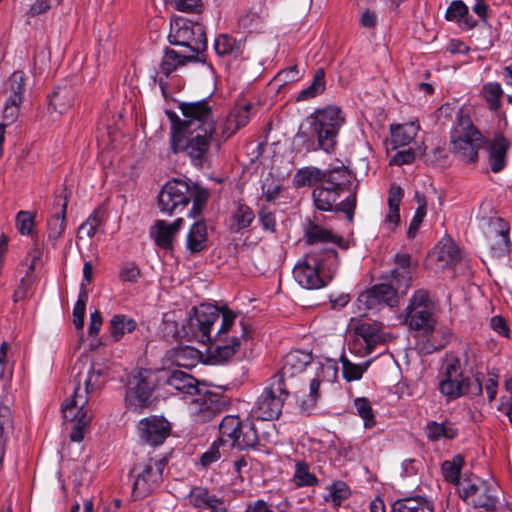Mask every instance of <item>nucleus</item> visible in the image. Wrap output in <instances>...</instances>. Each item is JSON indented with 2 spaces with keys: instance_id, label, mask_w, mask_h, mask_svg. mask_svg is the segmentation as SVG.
<instances>
[{
  "instance_id": "obj_64",
  "label": "nucleus",
  "mask_w": 512,
  "mask_h": 512,
  "mask_svg": "<svg viewBox=\"0 0 512 512\" xmlns=\"http://www.w3.org/2000/svg\"><path fill=\"white\" fill-rule=\"evenodd\" d=\"M259 219L265 230L270 232L276 231V219L273 213L263 210L259 213Z\"/></svg>"
},
{
  "instance_id": "obj_54",
  "label": "nucleus",
  "mask_w": 512,
  "mask_h": 512,
  "mask_svg": "<svg viewBox=\"0 0 512 512\" xmlns=\"http://www.w3.org/2000/svg\"><path fill=\"white\" fill-rule=\"evenodd\" d=\"M227 452V448L219 441L215 440L211 446L200 457V464L207 468L217 462L223 454Z\"/></svg>"
},
{
  "instance_id": "obj_46",
  "label": "nucleus",
  "mask_w": 512,
  "mask_h": 512,
  "mask_svg": "<svg viewBox=\"0 0 512 512\" xmlns=\"http://www.w3.org/2000/svg\"><path fill=\"white\" fill-rule=\"evenodd\" d=\"M255 219L253 210L246 204L238 203L232 214V229L236 232L251 225Z\"/></svg>"
},
{
  "instance_id": "obj_61",
  "label": "nucleus",
  "mask_w": 512,
  "mask_h": 512,
  "mask_svg": "<svg viewBox=\"0 0 512 512\" xmlns=\"http://www.w3.org/2000/svg\"><path fill=\"white\" fill-rule=\"evenodd\" d=\"M299 70L297 65L290 66L278 72L276 80L282 83L297 81L299 79Z\"/></svg>"
},
{
  "instance_id": "obj_42",
  "label": "nucleus",
  "mask_w": 512,
  "mask_h": 512,
  "mask_svg": "<svg viewBox=\"0 0 512 512\" xmlns=\"http://www.w3.org/2000/svg\"><path fill=\"white\" fill-rule=\"evenodd\" d=\"M503 89L498 82H488L483 85L481 95L491 111L497 112L502 105Z\"/></svg>"
},
{
  "instance_id": "obj_53",
  "label": "nucleus",
  "mask_w": 512,
  "mask_h": 512,
  "mask_svg": "<svg viewBox=\"0 0 512 512\" xmlns=\"http://www.w3.org/2000/svg\"><path fill=\"white\" fill-rule=\"evenodd\" d=\"M463 463V458L459 455L455 456L452 461H445L442 464V472L448 482L454 484H461L460 472Z\"/></svg>"
},
{
  "instance_id": "obj_17",
  "label": "nucleus",
  "mask_w": 512,
  "mask_h": 512,
  "mask_svg": "<svg viewBox=\"0 0 512 512\" xmlns=\"http://www.w3.org/2000/svg\"><path fill=\"white\" fill-rule=\"evenodd\" d=\"M154 384L150 380L148 370H140L132 375L128 381L125 403L132 411L141 413L151 404Z\"/></svg>"
},
{
  "instance_id": "obj_14",
  "label": "nucleus",
  "mask_w": 512,
  "mask_h": 512,
  "mask_svg": "<svg viewBox=\"0 0 512 512\" xmlns=\"http://www.w3.org/2000/svg\"><path fill=\"white\" fill-rule=\"evenodd\" d=\"M435 304L429 291L419 289L414 292L406 307V322L411 329L431 333L435 327L433 311Z\"/></svg>"
},
{
  "instance_id": "obj_22",
  "label": "nucleus",
  "mask_w": 512,
  "mask_h": 512,
  "mask_svg": "<svg viewBox=\"0 0 512 512\" xmlns=\"http://www.w3.org/2000/svg\"><path fill=\"white\" fill-rule=\"evenodd\" d=\"M354 333V346L359 345V350L363 349L364 354L372 353L378 344L386 341L382 325L378 322H362L355 327Z\"/></svg>"
},
{
  "instance_id": "obj_49",
  "label": "nucleus",
  "mask_w": 512,
  "mask_h": 512,
  "mask_svg": "<svg viewBox=\"0 0 512 512\" xmlns=\"http://www.w3.org/2000/svg\"><path fill=\"white\" fill-rule=\"evenodd\" d=\"M438 260L447 265H454L460 260V251L458 246L451 240H446L438 246Z\"/></svg>"
},
{
  "instance_id": "obj_34",
  "label": "nucleus",
  "mask_w": 512,
  "mask_h": 512,
  "mask_svg": "<svg viewBox=\"0 0 512 512\" xmlns=\"http://www.w3.org/2000/svg\"><path fill=\"white\" fill-rule=\"evenodd\" d=\"M425 433L429 440L438 441L442 438L454 439L458 435V429L454 423L444 421L442 423L430 421L425 427Z\"/></svg>"
},
{
  "instance_id": "obj_28",
  "label": "nucleus",
  "mask_w": 512,
  "mask_h": 512,
  "mask_svg": "<svg viewBox=\"0 0 512 512\" xmlns=\"http://www.w3.org/2000/svg\"><path fill=\"white\" fill-rule=\"evenodd\" d=\"M251 107V104H245L242 107L234 108L229 113L222 125L220 133V137L224 141L233 136L239 129L247 125Z\"/></svg>"
},
{
  "instance_id": "obj_20",
  "label": "nucleus",
  "mask_w": 512,
  "mask_h": 512,
  "mask_svg": "<svg viewBox=\"0 0 512 512\" xmlns=\"http://www.w3.org/2000/svg\"><path fill=\"white\" fill-rule=\"evenodd\" d=\"M140 438L151 446H158L169 437L171 424L163 416H149L138 424Z\"/></svg>"
},
{
  "instance_id": "obj_13",
  "label": "nucleus",
  "mask_w": 512,
  "mask_h": 512,
  "mask_svg": "<svg viewBox=\"0 0 512 512\" xmlns=\"http://www.w3.org/2000/svg\"><path fill=\"white\" fill-rule=\"evenodd\" d=\"M88 400L85 391L74 388L71 397L62 405L63 418L74 423L69 436L73 442H81L84 439L86 429L92 419L86 408Z\"/></svg>"
},
{
  "instance_id": "obj_4",
  "label": "nucleus",
  "mask_w": 512,
  "mask_h": 512,
  "mask_svg": "<svg viewBox=\"0 0 512 512\" xmlns=\"http://www.w3.org/2000/svg\"><path fill=\"white\" fill-rule=\"evenodd\" d=\"M310 134L300 131L299 137L305 138V148L308 152L322 150L332 154L338 146V138L346 122L342 109L335 105H327L316 109L306 119Z\"/></svg>"
},
{
  "instance_id": "obj_26",
  "label": "nucleus",
  "mask_w": 512,
  "mask_h": 512,
  "mask_svg": "<svg viewBox=\"0 0 512 512\" xmlns=\"http://www.w3.org/2000/svg\"><path fill=\"white\" fill-rule=\"evenodd\" d=\"M310 360L311 356L309 353L301 350L291 351L284 357L281 371L273 377H281L282 382L285 383L286 378H292L303 372L310 363Z\"/></svg>"
},
{
  "instance_id": "obj_1",
  "label": "nucleus",
  "mask_w": 512,
  "mask_h": 512,
  "mask_svg": "<svg viewBox=\"0 0 512 512\" xmlns=\"http://www.w3.org/2000/svg\"><path fill=\"white\" fill-rule=\"evenodd\" d=\"M188 327L203 344L210 343L211 357L218 363L227 362L252 337V328L245 321L236 323L237 314L227 307L201 304L192 308Z\"/></svg>"
},
{
  "instance_id": "obj_10",
  "label": "nucleus",
  "mask_w": 512,
  "mask_h": 512,
  "mask_svg": "<svg viewBox=\"0 0 512 512\" xmlns=\"http://www.w3.org/2000/svg\"><path fill=\"white\" fill-rule=\"evenodd\" d=\"M170 44L184 47L186 52L206 59L207 37L204 26L197 21L176 17L170 24Z\"/></svg>"
},
{
  "instance_id": "obj_45",
  "label": "nucleus",
  "mask_w": 512,
  "mask_h": 512,
  "mask_svg": "<svg viewBox=\"0 0 512 512\" xmlns=\"http://www.w3.org/2000/svg\"><path fill=\"white\" fill-rule=\"evenodd\" d=\"M322 179V170L316 167H304L299 169L294 177L293 184L297 188L313 186L320 184Z\"/></svg>"
},
{
  "instance_id": "obj_47",
  "label": "nucleus",
  "mask_w": 512,
  "mask_h": 512,
  "mask_svg": "<svg viewBox=\"0 0 512 512\" xmlns=\"http://www.w3.org/2000/svg\"><path fill=\"white\" fill-rule=\"evenodd\" d=\"M328 494L324 496L326 502H331L335 508L341 506L342 502L350 497L351 491L343 481H336L327 487Z\"/></svg>"
},
{
  "instance_id": "obj_6",
  "label": "nucleus",
  "mask_w": 512,
  "mask_h": 512,
  "mask_svg": "<svg viewBox=\"0 0 512 512\" xmlns=\"http://www.w3.org/2000/svg\"><path fill=\"white\" fill-rule=\"evenodd\" d=\"M208 197L207 189L196 184L190 185L183 180L172 179L159 192L158 205L161 212L172 215L181 212L192 201L188 216L196 217L202 212Z\"/></svg>"
},
{
  "instance_id": "obj_55",
  "label": "nucleus",
  "mask_w": 512,
  "mask_h": 512,
  "mask_svg": "<svg viewBox=\"0 0 512 512\" xmlns=\"http://www.w3.org/2000/svg\"><path fill=\"white\" fill-rule=\"evenodd\" d=\"M16 228L21 235H32L35 228V213L19 211L15 218Z\"/></svg>"
},
{
  "instance_id": "obj_32",
  "label": "nucleus",
  "mask_w": 512,
  "mask_h": 512,
  "mask_svg": "<svg viewBox=\"0 0 512 512\" xmlns=\"http://www.w3.org/2000/svg\"><path fill=\"white\" fill-rule=\"evenodd\" d=\"M307 242L313 247L328 248L327 243H336L339 247L346 249L342 238H337L331 231L318 225H313L306 233Z\"/></svg>"
},
{
  "instance_id": "obj_29",
  "label": "nucleus",
  "mask_w": 512,
  "mask_h": 512,
  "mask_svg": "<svg viewBox=\"0 0 512 512\" xmlns=\"http://www.w3.org/2000/svg\"><path fill=\"white\" fill-rule=\"evenodd\" d=\"M165 383L170 388L184 395L198 396L201 391L198 387V381L190 374L181 370L172 371Z\"/></svg>"
},
{
  "instance_id": "obj_48",
  "label": "nucleus",
  "mask_w": 512,
  "mask_h": 512,
  "mask_svg": "<svg viewBox=\"0 0 512 512\" xmlns=\"http://www.w3.org/2000/svg\"><path fill=\"white\" fill-rule=\"evenodd\" d=\"M293 481L297 487L315 486L318 484L317 477L310 472L309 465L305 461H296Z\"/></svg>"
},
{
  "instance_id": "obj_56",
  "label": "nucleus",
  "mask_w": 512,
  "mask_h": 512,
  "mask_svg": "<svg viewBox=\"0 0 512 512\" xmlns=\"http://www.w3.org/2000/svg\"><path fill=\"white\" fill-rule=\"evenodd\" d=\"M87 300H88V292H87V289L85 288V286L82 284L78 300L75 303L74 308H73V317H74L73 322H74L76 329L83 328L84 317H85V307H86Z\"/></svg>"
},
{
  "instance_id": "obj_33",
  "label": "nucleus",
  "mask_w": 512,
  "mask_h": 512,
  "mask_svg": "<svg viewBox=\"0 0 512 512\" xmlns=\"http://www.w3.org/2000/svg\"><path fill=\"white\" fill-rule=\"evenodd\" d=\"M445 18L448 21H456L464 29H472L476 25L475 21L469 16L467 5L461 0H455L449 5Z\"/></svg>"
},
{
  "instance_id": "obj_36",
  "label": "nucleus",
  "mask_w": 512,
  "mask_h": 512,
  "mask_svg": "<svg viewBox=\"0 0 512 512\" xmlns=\"http://www.w3.org/2000/svg\"><path fill=\"white\" fill-rule=\"evenodd\" d=\"M214 50L221 57L237 58L242 53V44L233 37L222 34L215 39Z\"/></svg>"
},
{
  "instance_id": "obj_63",
  "label": "nucleus",
  "mask_w": 512,
  "mask_h": 512,
  "mask_svg": "<svg viewBox=\"0 0 512 512\" xmlns=\"http://www.w3.org/2000/svg\"><path fill=\"white\" fill-rule=\"evenodd\" d=\"M402 197V188L399 186H392L389 190L388 208L399 209Z\"/></svg>"
},
{
  "instance_id": "obj_40",
  "label": "nucleus",
  "mask_w": 512,
  "mask_h": 512,
  "mask_svg": "<svg viewBox=\"0 0 512 512\" xmlns=\"http://www.w3.org/2000/svg\"><path fill=\"white\" fill-rule=\"evenodd\" d=\"M73 104L74 93L68 87L57 88L49 98V107L60 114H63Z\"/></svg>"
},
{
  "instance_id": "obj_37",
  "label": "nucleus",
  "mask_w": 512,
  "mask_h": 512,
  "mask_svg": "<svg viewBox=\"0 0 512 512\" xmlns=\"http://www.w3.org/2000/svg\"><path fill=\"white\" fill-rule=\"evenodd\" d=\"M136 327L137 323L133 318L125 314H116L110 320L109 331L111 337L119 341L126 333L133 332Z\"/></svg>"
},
{
  "instance_id": "obj_52",
  "label": "nucleus",
  "mask_w": 512,
  "mask_h": 512,
  "mask_svg": "<svg viewBox=\"0 0 512 512\" xmlns=\"http://www.w3.org/2000/svg\"><path fill=\"white\" fill-rule=\"evenodd\" d=\"M416 198L418 202V208L415 212V215L409 225L408 231H407V237L408 238H414L421 223L423 222L424 217L427 213V203L424 195L416 193Z\"/></svg>"
},
{
  "instance_id": "obj_8",
  "label": "nucleus",
  "mask_w": 512,
  "mask_h": 512,
  "mask_svg": "<svg viewBox=\"0 0 512 512\" xmlns=\"http://www.w3.org/2000/svg\"><path fill=\"white\" fill-rule=\"evenodd\" d=\"M218 439L227 449L239 451L255 448L259 442L253 421L232 414L223 417L219 423Z\"/></svg>"
},
{
  "instance_id": "obj_41",
  "label": "nucleus",
  "mask_w": 512,
  "mask_h": 512,
  "mask_svg": "<svg viewBox=\"0 0 512 512\" xmlns=\"http://www.w3.org/2000/svg\"><path fill=\"white\" fill-rule=\"evenodd\" d=\"M13 431L12 412L8 404H0V464L4 457V445Z\"/></svg>"
},
{
  "instance_id": "obj_25",
  "label": "nucleus",
  "mask_w": 512,
  "mask_h": 512,
  "mask_svg": "<svg viewBox=\"0 0 512 512\" xmlns=\"http://www.w3.org/2000/svg\"><path fill=\"white\" fill-rule=\"evenodd\" d=\"M181 217L177 218L172 223L164 220H157L150 228V236L155 241V244L165 250L172 249V243L175 235L183 224Z\"/></svg>"
},
{
  "instance_id": "obj_27",
  "label": "nucleus",
  "mask_w": 512,
  "mask_h": 512,
  "mask_svg": "<svg viewBox=\"0 0 512 512\" xmlns=\"http://www.w3.org/2000/svg\"><path fill=\"white\" fill-rule=\"evenodd\" d=\"M510 141L503 134H496L488 145V160L493 172L498 173L506 166V154Z\"/></svg>"
},
{
  "instance_id": "obj_2",
  "label": "nucleus",
  "mask_w": 512,
  "mask_h": 512,
  "mask_svg": "<svg viewBox=\"0 0 512 512\" xmlns=\"http://www.w3.org/2000/svg\"><path fill=\"white\" fill-rule=\"evenodd\" d=\"M179 109L183 119L175 114L170 116V149L174 154H185L194 166L203 167L216 131L212 109L205 100L182 102Z\"/></svg>"
},
{
  "instance_id": "obj_12",
  "label": "nucleus",
  "mask_w": 512,
  "mask_h": 512,
  "mask_svg": "<svg viewBox=\"0 0 512 512\" xmlns=\"http://www.w3.org/2000/svg\"><path fill=\"white\" fill-rule=\"evenodd\" d=\"M289 392L281 377H271L268 385L258 397L253 409L254 415L261 420L277 419L282 412Z\"/></svg>"
},
{
  "instance_id": "obj_7",
  "label": "nucleus",
  "mask_w": 512,
  "mask_h": 512,
  "mask_svg": "<svg viewBox=\"0 0 512 512\" xmlns=\"http://www.w3.org/2000/svg\"><path fill=\"white\" fill-rule=\"evenodd\" d=\"M484 375L477 373L473 381L463 376L460 360L457 357H450L445 360L439 390L448 399H456L467 393L480 395L483 391Z\"/></svg>"
},
{
  "instance_id": "obj_5",
  "label": "nucleus",
  "mask_w": 512,
  "mask_h": 512,
  "mask_svg": "<svg viewBox=\"0 0 512 512\" xmlns=\"http://www.w3.org/2000/svg\"><path fill=\"white\" fill-rule=\"evenodd\" d=\"M339 261L334 248L313 247L293 269L295 280L306 289H319L333 278Z\"/></svg>"
},
{
  "instance_id": "obj_24",
  "label": "nucleus",
  "mask_w": 512,
  "mask_h": 512,
  "mask_svg": "<svg viewBox=\"0 0 512 512\" xmlns=\"http://www.w3.org/2000/svg\"><path fill=\"white\" fill-rule=\"evenodd\" d=\"M54 205L59 208L47 220L48 240L55 247L66 229V212L68 206V196L66 194L56 196Z\"/></svg>"
},
{
  "instance_id": "obj_57",
  "label": "nucleus",
  "mask_w": 512,
  "mask_h": 512,
  "mask_svg": "<svg viewBox=\"0 0 512 512\" xmlns=\"http://www.w3.org/2000/svg\"><path fill=\"white\" fill-rule=\"evenodd\" d=\"M341 363H342L343 377L347 381L350 382V381L359 380L362 377L364 370L360 365L351 363L348 359H346L343 356L341 358Z\"/></svg>"
},
{
  "instance_id": "obj_15",
  "label": "nucleus",
  "mask_w": 512,
  "mask_h": 512,
  "mask_svg": "<svg viewBox=\"0 0 512 512\" xmlns=\"http://www.w3.org/2000/svg\"><path fill=\"white\" fill-rule=\"evenodd\" d=\"M460 494L465 502L475 508L492 511L497 508L501 488L487 481L477 479L475 482L464 479L460 484Z\"/></svg>"
},
{
  "instance_id": "obj_31",
  "label": "nucleus",
  "mask_w": 512,
  "mask_h": 512,
  "mask_svg": "<svg viewBox=\"0 0 512 512\" xmlns=\"http://www.w3.org/2000/svg\"><path fill=\"white\" fill-rule=\"evenodd\" d=\"M420 126L412 121L405 124L391 125V144L394 149L409 145L416 137Z\"/></svg>"
},
{
  "instance_id": "obj_30",
  "label": "nucleus",
  "mask_w": 512,
  "mask_h": 512,
  "mask_svg": "<svg viewBox=\"0 0 512 512\" xmlns=\"http://www.w3.org/2000/svg\"><path fill=\"white\" fill-rule=\"evenodd\" d=\"M321 183L343 193L349 189L351 184V174L344 165L322 170Z\"/></svg>"
},
{
  "instance_id": "obj_51",
  "label": "nucleus",
  "mask_w": 512,
  "mask_h": 512,
  "mask_svg": "<svg viewBox=\"0 0 512 512\" xmlns=\"http://www.w3.org/2000/svg\"><path fill=\"white\" fill-rule=\"evenodd\" d=\"M214 494H210L207 488L197 486L193 487L188 495L189 503L197 509H206L207 505H211Z\"/></svg>"
},
{
  "instance_id": "obj_21",
  "label": "nucleus",
  "mask_w": 512,
  "mask_h": 512,
  "mask_svg": "<svg viewBox=\"0 0 512 512\" xmlns=\"http://www.w3.org/2000/svg\"><path fill=\"white\" fill-rule=\"evenodd\" d=\"M72 372L74 373V388L85 391L88 399L89 394L100 388L103 383L100 378L104 375V370L95 369L94 365L88 362L87 359H78L72 368Z\"/></svg>"
},
{
  "instance_id": "obj_58",
  "label": "nucleus",
  "mask_w": 512,
  "mask_h": 512,
  "mask_svg": "<svg viewBox=\"0 0 512 512\" xmlns=\"http://www.w3.org/2000/svg\"><path fill=\"white\" fill-rule=\"evenodd\" d=\"M22 103H12V101H5L3 109V123L6 127L13 124L19 117L20 106Z\"/></svg>"
},
{
  "instance_id": "obj_9",
  "label": "nucleus",
  "mask_w": 512,
  "mask_h": 512,
  "mask_svg": "<svg viewBox=\"0 0 512 512\" xmlns=\"http://www.w3.org/2000/svg\"><path fill=\"white\" fill-rule=\"evenodd\" d=\"M485 143L486 138L473 125L470 117L459 113L458 124L451 133L452 152L462 161L474 163Z\"/></svg>"
},
{
  "instance_id": "obj_38",
  "label": "nucleus",
  "mask_w": 512,
  "mask_h": 512,
  "mask_svg": "<svg viewBox=\"0 0 512 512\" xmlns=\"http://www.w3.org/2000/svg\"><path fill=\"white\" fill-rule=\"evenodd\" d=\"M392 512H433V506L425 498L415 496L397 500Z\"/></svg>"
},
{
  "instance_id": "obj_19",
  "label": "nucleus",
  "mask_w": 512,
  "mask_h": 512,
  "mask_svg": "<svg viewBox=\"0 0 512 512\" xmlns=\"http://www.w3.org/2000/svg\"><path fill=\"white\" fill-rule=\"evenodd\" d=\"M193 409L204 421L210 420L216 414L227 411L231 405V399L223 394L206 391L198 394L191 402Z\"/></svg>"
},
{
  "instance_id": "obj_16",
  "label": "nucleus",
  "mask_w": 512,
  "mask_h": 512,
  "mask_svg": "<svg viewBox=\"0 0 512 512\" xmlns=\"http://www.w3.org/2000/svg\"><path fill=\"white\" fill-rule=\"evenodd\" d=\"M342 193L323 183L318 184L312 192L315 207L320 211L343 212L348 221L352 222L356 208V194H350L340 203L336 204Z\"/></svg>"
},
{
  "instance_id": "obj_23",
  "label": "nucleus",
  "mask_w": 512,
  "mask_h": 512,
  "mask_svg": "<svg viewBox=\"0 0 512 512\" xmlns=\"http://www.w3.org/2000/svg\"><path fill=\"white\" fill-rule=\"evenodd\" d=\"M490 231V249L495 258H501L508 255L512 249V243L509 239V224L502 218H491L489 222Z\"/></svg>"
},
{
  "instance_id": "obj_11",
  "label": "nucleus",
  "mask_w": 512,
  "mask_h": 512,
  "mask_svg": "<svg viewBox=\"0 0 512 512\" xmlns=\"http://www.w3.org/2000/svg\"><path fill=\"white\" fill-rule=\"evenodd\" d=\"M166 465L167 459L162 456L150 457L134 465L131 477L133 478L132 494L135 499L148 496L160 486Z\"/></svg>"
},
{
  "instance_id": "obj_44",
  "label": "nucleus",
  "mask_w": 512,
  "mask_h": 512,
  "mask_svg": "<svg viewBox=\"0 0 512 512\" xmlns=\"http://www.w3.org/2000/svg\"><path fill=\"white\" fill-rule=\"evenodd\" d=\"M104 221L105 211L101 207H98L92 212V214L87 218V220L80 225L77 237H94L98 228L103 225Z\"/></svg>"
},
{
  "instance_id": "obj_35",
  "label": "nucleus",
  "mask_w": 512,
  "mask_h": 512,
  "mask_svg": "<svg viewBox=\"0 0 512 512\" xmlns=\"http://www.w3.org/2000/svg\"><path fill=\"white\" fill-rule=\"evenodd\" d=\"M26 89V76L22 71H15L6 82V100L12 103H22Z\"/></svg>"
},
{
  "instance_id": "obj_62",
  "label": "nucleus",
  "mask_w": 512,
  "mask_h": 512,
  "mask_svg": "<svg viewBox=\"0 0 512 512\" xmlns=\"http://www.w3.org/2000/svg\"><path fill=\"white\" fill-rule=\"evenodd\" d=\"M415 154L412 149H406L398 151L390 160V164L394 165H404L410 164L414 161Z\"/></svg>"
},
{
  "instance_id": "obj_3",
  "label": "nucleus",
  "mask_w": 512,
  "mask_h": 512,
  "mask_svg": "<svg viewBox=\"0 0 512 512\" xmlns=\"http://www.w3.org/2000/svg\"><path fill=\"white\" fill-rule=\"evenodd\" d=\"M395 267L389 283H380L360 293L357 298L359 309L371 310L380 307H395L399 296L405 295L412 284V262L408 253L396 254Z\"/></svg>"
},
{
  "instance_id": "obj_60",
  "label": "nucleus",
  "mask_w": 512,
  "mask_h": 512,
  "mask_svg": "<svg viewBox=\"0 0 512 512\" xmlns=\"http://www.w3.org/2000/svg\"><path fill=\"white\" fill-rule=\"evenodd\" d=\"M175 9L182 12H200L201 3L200 0H172Z\"/></svg>"
},
{
  "instance_id": "obj_43",
  "label": "nucleus",
  "mask_w": 512,
  "mask_h": 512,
  "mask_svg": "<svg viewBox=\"0 0 512 512\" xmlns=\"http://www.w3.org/2000/svg\"><path fill=\"white\" fill-rule=\"evenodd\" d=\"M325 88V70L323 68H318L314 73L311 84L299 92L296 100L305 101L314 98L324 92Z\"/></svg>"
},
{
  "instance_id": "obj_18",
  "label": "nucleus",
  "mask_w": 512,
  "mask_h": 512,
  "mask_svg": "<svg viewBox=\"0 0 512 512\" xmlns=\"http://www.w3.org/2000/svg\"><path fill=\"white\" fill-rule=\"evenodd\" d=\"M191 62H205V58L197 54H190L186 51L178 52L171 48H165L160 65L159 71L154 76V82H157L160 86L164 97L167 96V82L163 79L169 77L179 67L185 66Z\"/></svg>"
},
{
  "instance_id": "obj_59",
  "label": "nucleus",
  "mask_w": 512,
  "mask_h": 512,
  "mask_svg": "<svg viewBox=\"0 0 512 512\" xmlns=\"http://www.w3.org/2000/svg\"><path fill=\"white\" fill-rule=\"evenodd\" d=\"M140 275V269L135 263H126L120 270L119 278L124 282L136 283Z\"/></svg>"
},
{
  "instance_id": "obj_50",
  "label": "nucleus",
  "mask_w": 512,
  "mask_h": 512,
  "mask_svg": "<svg viewBox=\"0 0 512 512\" xmlns=\"http://www.w3.org/2000/svg\"><path fill=\"white\" fill-rule=\"evenodd\" d=\"M354 406L357 414L363 419L364 427L370 429L375 426V416L370 401L365 397H359L354 400Z\"/></svg>"
},
{
  "instance_id": "obj_39",
  "label": "nucleus",
  "mask_w": 512,
  "mask_h": 512,
  "mask_svg": "<svg viewBox=\"0 0 512 512\" xmlns=\"http://www.w3.org/2000/svg\"><path fill=\"white\" fill-rule=\"evenodd\" d=\"M207 226L203 221L195 222L187 235V248L193 252H200L206 247Z\"/></svg>"
}]
</instances>
